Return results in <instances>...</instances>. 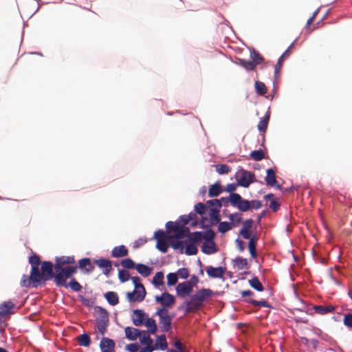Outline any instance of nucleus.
Returning <instances> with one entry per match:
<instances>
[{"label": "nucleus", "mask_w": 352, "mask_h": 352, "mask_svg": "<svg viewBox=\"0 0 352 352\" xmlns=\"http://www.w3.org/2000/svg\"><path fill=\"white\" fill-rule=\"evenodd\" d=\"M219 223L218 231L221 233H226L233 228V223L228 221H221Z\"/></svg>", "instance_id": "36"}, {"label": "nucleus", "mask_w": 352, "mask_h": 352, "mask_svg": "<svg viewBox=\"0 0 352 352\" xmlns=\"http://www.w3.org/2000/svg\"><path fill=\"white\" fill-rule=\"evenodd\" d=\"M210 217V222L211 226H214L220 223L221 217L219 214V210H216L214 209L210 210V212L208 213Z\"/></svg>", "instance_id": "29"}, {"label": "nucleus", "mask_w": 352, "mask_h": 352, "mask_svg": "<svg viewBox=\"0 0 352 352\" xmlns=\"http://www.w3.org/2000/svg\"><path fill=\"white\" fill-rule=\"evenodd\" d=\"M147 315L142 309H135L131 316L133 323L136 327L142 326Z\"/></svg>", "instance_id": "9"}, {"label": "nucleus", "mask_w": 352, "mask_h": 352, "mask_svg": "<svg viewBox=\"0 0 352 352\" xmlns=\"http://www.w3.org/2000/svg\"><path fill=\"white\" fill-rule=\"evenodd\" d=\"M164 283V274L162 272H157L153 278V283L155 287L162 285Z\"/></svg>", "instance_id": "42"}, {"label": "nucleus", "mask_w": 352, "mask_h": 352, "mask_svg": "<svg viewBox=\"0 0 352 352\" xmlns=\"http://www.w3.org/2000/svg\"><path fill=\"white\" fill-rule=\"evenodd\" d=\"M128 252L126 248L122 245L116 246L112 250L111 256L114 258L123 257L127 256Z\"/></svg>", "instance_id": "21"}, {"label": "nucleus", "mask_w": 352, "mask_h": 352, "mask_svg": "<svg viewBox=\"0 0 352 352\" xmlns=\"http://www.w3.org/2000/svg\"><path fill=\"white\" fill-rule=\"evenodd\" d=\"M256 241H257V239L254 236L250 239V240L249 241V244H248L250 253L251 256L254 258L256 256Z\"/></svg>", "instance_id": "40"}, {"label": "nucleus", "mask_w": 352, "mask_h": 352, "mask_svg": "<svg viewBox=\"0 0 352 352\" xmlns=\"http://www.w3.org/2000/svg\"><path fill=\"white\" fill-rule=\"evenodd\" d=\"M173 316L164 315L159 316V324L162 332H168L172 328V320Z\"/></svg>", "instance_id": "7"}, {"label": "nucleus", "mask_w": 352, "mask_h": 352, "mask_svg": "<svg viewBox=\"0 0 352 352\" xmlns=\"http://www.w3.org/2000/svg\"><path fill=\"white\" fill-rule=\"evenodd\" d=\"M228 219L231 222L230 223H233V228L239 224L242 221V214L239 212H234L229 214Z\"/></svg>", "instance_id": "37"}, {"label": "nucleus", "mask_w": 352, "mask_h": 352, "mask_svg": "<svg viewBox=\"0 0 352 352\" xmlns=\"http://www.w3.org/2000/svg\"><path fill=\"white\" fill-rule=\"evenodd\" d=\"M75 263V258L74 256H63L60 257L56 258L55 267H62L61 265L67 264H73Z\"/></svg>", "instance_id": "20"}, {"label": "nucleus", "mask_w": 352, "mask_h": 352, "mask_svg": "<svg viewBox=\"0 0 352 352\" xmlns=\"http://www.w3.org/2000/svg\"><path fill=\"white\" fill-rule=\"evenodd\" d=\"M139 349L140 345L137 342L129 344L125 346V349L129 352H137Z\"/></svg>", "instance_id": "63"}, {"label": "nucleus", "mask_w": 352, "mask_h": 352, "mask_svg": "<svg viewBox=\"0 0 352 352\" xmlns=\"http://www.w3.org/2000/svg\"><path fill=\"white\" fill-rule=\"evenodd\" d=\"M144 324L147 327L148 331L150 333L154 334L157 330L156 322L154 319L146 317Z\"/></svg>", "instance_id": "28"}, {"label": "nucleus", "mask_w": 352, "mask_h": 352, "mask_svg": "<svg viewBox=\"0 0 352 352\" xmlns=\"http://www.w3.org/2000/svg\"><path fill=\"white\" fill-rule=\"evenodd\" d=\"M155 300L157 302L160 303L165 307H171L175 302L173 295L165 292L161 296H156Z\"/></svg>", "instance_id": "6"}, {"label": "nucleus", "mask_w": 352, "mask_h": 352, "mask_svg": "<svg viewBox=\"0 0 352 352\" xmlns=\"http://www.w3.org/2000/svg\"><path fill=\"white\" fill-rule=\"evenodd\" d=\"M179 223L177 222H173V221H168L166 223V230L168 232H175V230H177L178 226H179Z\"/></svg>", "instance_id": "60"}, {"label": "nucleus", "mask_w": 352, "mask_h": 352, "mask_svg": "<svg viewBox=\"0 0 352 352\" xmlns=\"http://www.w3.org/2000/svg\"><path fill=\"white\" fill-rule=\"evenodd\" d=\"M239 65L245 68L247 71H253L256 65L252 61L246 60L244 59H239Z\"/></svg>", "instance_id": "39"}, {"label": "nucleus", "mask_w": 352, "mask_h": 352, "mask_svg": "<svg viewBox=\"0 0 352 352\" xmlns=\"http://www.w3.org/2000/svg\"><path fill=\"white\" fill-rule=\"evenodd\" d=\"M56 271V276H54V282L58 287L62 286L67 287L66 280L72 276L77 270L76 266H67L64 268L59 267H54Z\"/></svg>", "instance_id": "2"}, {"label": "nucleus", "mask_w": 352, "mask_h": 352, "mask_svg": "<svg viewBox=\"0 0 352 352\" xmlns=\"http://www.w3.org/2000/svg\"><path fill=\"white\" fill-rule=\"evenodd\" d=\"M104 298L109 305L115 306L119 302V297L115 292H108L104 294Z\"/></svg>", "instance_id": "23"}, {"label": "nucleus", "mask_w": 352, "mask_h": 352, "mask_svg": "<svg viewBox=\"0 0 352 352\" xmlns=\"http://www.w3.org/2000/svg\"><path fill=\"white\" fill-rule=\"evenodd\" d=\"M154 347L156 350H166L168 347V343L166 341V337L164 334L157 336Z\"/></svg>", "instance_id": "22"}, {"label": "nucleus", "mask_w": 352, "mask_h": 352, "mask_svg": "<svg viewBox=\"0 0 352 352\" xmlns=\"http://www.w3.org/2000/svg\"><path fill=\"white\" fill-rule=\"evenodd\" d=\"M169 236L163 230H158L154 234L153 238L156 240H169Z\"/></svg>", "instance_id": "50"}, {"label": "nucleus", "mask_w": 352, "mask_h": 352, "mask_svg": "<svg viewBox=\"0 0 352 352\" xmlns=\"http://www.w3.org/2000/svg\"><path fill=\"white\" fill-rule=\"evenodd\" d=\"M238 185L248 188L254 182V174L250 171L240 168L236 173Z\"/></svg>", "instance_id": "4"}, {"label": "nucleus", "mask_w": 352, "mask_h": 352, "mask_svg": "<svg viewBox=\"0 0 352 352\" xmlns=\"http://www.w3.org/2000/svg\"><path fill=\"white\" fill-rule=\"evenodd\" d=\"M202 236L205 241H214L215 233L212 229L209 228L202 232Z\"/></svg>", "instance_id": "43"}, {"label": "nucleus", "mask_w": 352, "mask_h": 352, "mask_svg": "<svg viewBox=\"0 0 352 352\" xmlns=\"http://www.w3.org/2000/svg\"><path fill=\"white\" fill-rule=\"evenodd\" d=\"M170 242V245L174 250H180V252L183 253L184 245L186 243L185 241H179V239H169Z\"/></svg>", "instance_id": "32"}, {"label": "nucleus", "mask_w": 352, "mask_h": 352, "mask_svg": "<svg viewBox=\"0 0 352 352\" xmlns=\"http://www.w3.org/2000/svg\"><path fill=\"white\" fill-rule=\"evenodd\" d=\"M194 208H195V212L200 215L204 214L206 212V211L208 210V207L206 206V204H204L201 202L195 204Z\"/></svg>", "instance_id": "46"}, {"label": "nucleus", "mask_w": 352, "mask_h": 352, "mask_svg": "<svg viewBox=\"0 0 352 352\" xmlns=\"http://www.w3.org/2000/svg\"><path fill=\"white\" fill-rule=\"evenodd\" d=\"M255 89L256 93L261 96L264 95L267 92L265 85L260 81L255 82Z\"/></svg>", "instance_id": "45"}, {"label": "nucleus", "mask_w": 352, "mask_h": 352, "mask_svg": "<svg viewBox=\"0 0 352 352\" xmlns=\"http://www.w3.org/2000/svg\"><path fill=\"white\" fill-rule=\"evenodd\" d=\"M121 265L126 269H133L135 267L136 265L134 261L129 258L123 259L121 261Z\"/></svg>", "instance_id": "51"}, {"label": "nucleus", "mask_w": 352, "mask_h": 352, "mask_svg": "<svg viewBox=\"0 0 352 352\" xmlns=\"http://www.w3.org/2000/svg\"><path fill=\"white\" fill-rule=\"evenodd\" d=\"M67 285L74 292H79L82 288L81 285L76 280L75 278H72Z\"/></svg>", "instance_id": "59"}, {"label": "nucleus", "mask_w": 352, "mask_h": 352, "mask_svg": "<svg viewBox=\"0 0 352 352\" xmlns=\"http://www.w3.org/2000/svg\"><path fill=\"white\" fill-rule=\"evenodd\" d=\"M139 292H141V289H135L132 292H128L126 294V298L131 302L138 301L135 298L138 296Z\"/></svg>", "instance_id": "56"}, {"label": "nucleus", "mask_w": 352, "mask_h": 352, "mask_svg": "<svg viewBox=\"0 0 352 352\" xmlns=\"http://www.w3.org/2000/svg\"><path fill=\"white\" fill-rule=\"evenodd\" d=\"M30 277L32 285L35 287L41 284L42 279L45 280V276H43V273H41L39 268L36 267L31 269Z\"/></svg>", "instance_id": "10"}, {"label": "nucleus", "mask_w": 352, "mask_h": 352, "mask_svg": "<svg viewBox=\"0 0 352 352\" xmlns=\"http://www.w3.org/2000/svg\"><path fill=\"white\" fill-rule=\"evenodd\" d=\"M221 191V186L219 182H217L209 188L208 195L210 197H217Z\"/></svg>", "instance_id": "25"}, {"label": "nucleus", "mask_w": 352, "mask_h": 352, "mask_svg": "<svg viewBox=\"0 0 352 352\" xmlns=\"http://www.w3.org/2000/svg\"><path fill=\"white\" fill-rule=\"evenodd\" d=\"M250 155L255 161H261L264 158V153L261 149L252 151Z\"/></svg>", "instance_id": "48"}, {"label": "nucleus", "mask_w": 352, "mask_h": 352, "mask_svg": "<svg viewBox=\"0 0 352 352\" xmlns=\"http://www.w3.org/2000/svg\"><path fill=\"white\" fill-rule=\"evenodd\" d=\"M206 206L208 207V210H209V212H210V210L213 209L216 210H220L221 208V204L217 199L207 201Z\"/></svg>", "instance_id": "38"}, {"label": "nucleus", "mask_w": 352, "mask_h": 352, "mask_svg": "<svg viewBox=\"0 0 352 352\" xmlns=\"http://www.w3.org/2000/svg\"><path fill=\"white\" fill-rule=\"evenodd\" d=\"M189 230L188 228L184 227V226H182L179 224L177 230H175V233L173 235L169 236V239H179L185 236H188Z\"/></svg>", "instance_id": "18"}, {"label": "nucleus", "mask_w": 352, "mask_h": 352, "mask_svg": "<svg viewBox=\"0 0 352 352\" xmlns=\"http://www.w3.org/2000/svg\"><path fill=\"white\" fill-rule=\"evenodd\" d=\"M177 277H179L183 279H186L189 276V272L187 268H180L176 272Z\"/></svg>", "instance_id": "61"}, {"label": "nucleus", "mask_w": 352, "mask_h": 352, "mask_svg": "<svg viewBox=\"0 0 352 352\" xmlns=\"http://www.w3.org/2000/svg\"><path fill=\"white\" fill-rule=\"evenodd\" d=\"M212 293L210 289H199L190 297V300L184 302L179 309L184 310L185 314L195 311L203 305L207 298L212 296Z\"/></svg>", "instance_id": "1"}, {"label": "nucleus", "mask_w": 352, "mask_h": 352, "mask_svg": "<svg viewBox=\"0 0 352 352\" xmlns=\"http://www.w3.org/2000/svg\"><path fill=\"white\" fill-rule=\"evenodd\" d=\"M203 239L202 232L196 231L188 233V239L185 242H192L194 243H199Z\"/></svg>", "instance_id": "27"}, {"label": "nucleus", "mask_w": 352, "mask_h": 352, "mask_svg": "<svg viewBox=\"0 0 352 352\" xmlns=\"http://www.w3.org/2000/svg\"><path fill=\"white\" fill-rule=\"evenodd\" d=\"M269 119H270V116L269 115H265L261 119V120L259 122V123L258 124V129L261 132H265L266 131Z\"/></svg>", "instance_id": "47"}, {"label": "nucleus", "mask_w": 352, "mask_h": 352, "mask_svg": "<svg viewBox=\"0 0 352 352\" xmlns=\"http://www.w3.org/2000/svg\"><path fill=\"white\" fill-rule=\"evenodd\" d=\"M249 283L252 288L258 292H262L264 289L262 283L256 276H254L252 279L249 280Z\"/></svg>", "instance_id": "35"}, {"label": "nucleus", "mask_w": 352, "mask_h": 352, "mask_svg": "<svg viewBox=\"0 0 352 352\" xmlns=\"http://www.w3.org/2000/svg\"><path fill=\"white\" fill-rule=\"evenodd\" d=\"M247 302L250 304L253 305L254 306H256V307H270L268 302L265 300H254V299H250L249 300H247Z\"/></svg>", "instance_id": "54"}, {"label": "nucleus", "mask_w": 352, "mask_h": 352, "mask_svg": "<svg viewBox=\"0 0 352 352\" xmlns=\"http://www.w3.org/2000/svg\"><path fill=\"white\" fill-rule=\"evenodd\" d=\"M135 268L144 277H148L152 271L150 267L142 263L137 264Z\"/></svg>", "instance_id": "24"}, {"label": "nucleus", "mask_w": 352, "mask_h": 352, "mask_svg": "<svg viewBox=\"0 0 352 352\" xmlns=\"http://www.w3.org/2000/svg\"><path fill=\"white\" fill-rule=\"evenodd\" d=\"M233 193L230 194L228 197H221V199H218L219 201V203L221 204V208L222 206L228 207V204H230L232 206V196Z\"/></svg>", "instance_id": "57"}, {"label": "nucleus", "mask_w": 352, "mask_h": 352, "mask_svg": "<svg viewBox=\"0 0 352 352\" xmlns=\"http://www.w3.org/2000/svg\"><path fill=\"white\" fill-rule=\"evenodd\" d=\"M343 322L345 326L352 328V314H345Z\"/></svg>", "instance_id": "64"}, {"label": "nucleus", "mask_w": 352, "mask_h": 352, "mask_svg": "<svg viewBox=\"0 0 352 352\" xmlns=\"http://www.w3.org/2000/svg\"><path fill=\"white\" fill-rule=\"evenodd\" d=\"M118 278L121 283H125L131 278L129 272L124 270H119Z\"/></svg>", "instance_id": "52"}, {"label": "nucleus", "mask_w": 352, "mask_h": 352, "mask_svg": "<svg viewBox=\"0 0 352 352\" xmlns=\"http://www.w3.org/2000/svg\"><path fill=\"white\" fill-rule=\"evenodd\" d=\"M41 270L43 276H45V280L52 279L54 277L53 265L51 262L44 261L41 265Z\"/></svg>", "instance_id": "14"}, {"label": "nucleus", "mask_w": 352, "mask_h": 352, "mask_svg": "<svg viewBox=\"0 0 352 352\" xmlns=\"http://www.w3.org/2000/svg\"><path fill=\"white\" fill-rule=\"evenodd\" d=\"M265 182L268 186H272L276 184V173L272 168H268L267 170V176L265 177Z\"/></svg>", "instance_id": "26"}, {"label": "nucleus", "mask_w": 352, "mask_h": 352, "mask_svg": "<svg viewBox=\"0 0 352 352\" xmlns=\"http://www.w3.org/2000/svg\"><path fill=\"white\" fill-rule=\"evenodd\" d=\"M132 280V282L134 285L135 289H141V292H139V294L136 298H135L136 300H138V302L142 301L146 296V290L144 287V285L140 283V278L138 276H133L131 278Z\"/></svg>", "instance_id": "12"}, {"label": "nucleus", "mask_w": 352, "mask_h": 352, "mask_svg": "<svg viewBox=\"0 0 352 352\" xmlns=\"http://www.w3.org/2000/svg\"><path fill=\"white\" fill-rule=\"evenodd\" d=\"M201 251L206 254L215 253L217 250L214 241H204L201 246Z\"/></svg>", "instance_id": "19"}, {"label": "nucleus", "mask_w": 352, "mask_h": 352, "mask_svg": "<svg viewBox=\"0 0 352 352\" xmlns=\"http://www.w3.org/2000/svg\"><path fill=\"white\" fill-rule=\"evenodd\" d=\"M99 268L103 270V274L107 276L112 270L111 261L106 258H100L95 261Z\"/></svg>", "instance_id": "15"}, {"label": "nucleus", "mask_w": 352, "mask_h": 352, "mask_svg": "<svg viewBox=\"0 0 352 352\" xmlns=\"http://www.w3.org/2000/svg\"><path fill=\"white\" fill-rule=\"evenodd\" d=\"M156 248L162 253H166L168 248V240L163 239L157 241Z\"/></svg>", "instance_id": "41"}, {"label": "nucleus", "mask_w": 352, "mask_h": 352, "mask_svg": "<svg viewBox=\"0 0 352 352\" xmlns=\"http://www.w3.org/2000/svg\"><path fill=\"white\" fill-rule=\"evenodd\" d=\"M167 284L168 285H174L177 283L178 277L176 273H169L167 276Z\"/></svg>", "instance_id": "58"}, {"label": "nucleus", "mask_w": 352, "mask_h": 352, "mask_svg": "<svg viewBox=\"0 0 352 352\" xmlns=\"http://www.w3.org/2000/svg\"><path fill=\"white\" fill-rule=\"evenodd\" d=\"M314 310L316 313L324 315L328 313L333 312L334 311V307L330 305H317L314 307Z\"/></svg>", "instance_id": "33"}, {"label": "nucleus", "mask_w": 352, "mask_h": 352, "mask_svg": "<svg viewBox=\"0 0 352 352\" xmlns=\"http://www.w3.org/2000/svg\"><path fill=\"white\" fill-rule=\"evenodd\" d=\"M78 267L80 269L85 270L89 272L92 270L93 267L91 265V260L89 258H82L78 261Z\"/></svg>", "instance_id": "31"}, {"label": "nucleus", "mask_w": 352, "mask_h": 352, "mask_svg": "<svg viewBox=\"0 0 352 352\" xmlns=\"http://www.w3.org/2000/svg\"><path fill=\"white\" fill-rule=\"evenodd\" d=\"M250 56L252 59V62L254 63L256 65L260 64L263 60V58L261 55L254 50H252L250 52Z\"/></svg>", "instance_id": "44"}, {"label": "nucleus", "mask_w": 352, "mask_h": 352, "mask_svg": "<svg viewBox=\"0 0 352 352\" xmlns=\"http://www.w3.org/2000/svg\"><path fill=\"white\" fill-rule=\"evenodd\" d=\"M138 338H140V343L144 345H148L153 342V339L150 336V333L147 331H141V334Z\"/></svg>", "instance_id": "30"}, {"label": "nucleus", "mask_w": 352, "mask_h": 352, "mask_svg": "<svg viewBox=\"0 0 352 352\" xmlns=\"http://www.w3.org/2000/svg\"><path fill=\"white\" fill-rule=\"evenodd\" d=\"M97 312L98 316L96 318V327L98 331L104 335L109 324V314L101 307H97Z\"/></svg>", "instance_id": "3"}, {"label": "nucleus", "mask_w": 352, "mask_h": 352, "mask_svg": "<svg viewBox=\"0 0 352 352\" xmlns=\"http://www.w3.org/2000/svg\"><path fill=\"white\" fill-rule=\"evenodd\" d=\"M116 346L115 342L108 338H102L100 342V349L102 352H113Z\"/></svg>", "instance_id": "13"}, {"label": "nucleus", "mask_w": 352, "mask_h": 352, "mask_svg": "<svg viewBox=\"0 0 352 352\" xmlns=\"http://www.w3.org/2000/svg\"><path fill=\"white\" fill-rule=\"evenodd\" d=\"M176 291L179 296L184 298L192 292V283L190 281L179 283L176 287Z\"/></svg>", "instance_id": "8"}, {"label": "nucleus", "mask_w": 352, "mask_h": 352, "mask_svg": "<svg viewBox=\"0 0 352 352\" xmlns=\"http://www.w3.org/2000/svg\"><path fill=\"white\" fill-rule=\"evenodd\" d=\"M80 345L83 346H88L91 343V339L88 334L83 333L78 338Z\"/></svg>", "instance_id": "49"}, {"label": "nucleus", "mask_w": 352, "mask_h": 352, "mask_svg": "<svg viewBox=\"0 0 352 352\" xmlns=\"http://www.w3.org/2000/svg\"><path fill=\"white\" fill-rule=\"evenodd\" d=\"M186 245V249H185V253L188 256H192L195 255L197 252L198 249L195 245V243L192 242H187L185 243Z\"/></svg>", "instance_id": "34"}, {"label": "nucleus", "mask_w": 352, "mask_h": 352, "mask_svg": "<svg viewBox=\"0 0 352 352\" xmlns=\"http://www.w3.org/2000/svg\"><path fill=\"white\" fill-rule=\"evenodd\" d=\"M29 262L31 264V267L38 268L41 263V260L38 256L34 254L29 258Z\"/></svg>", "instance_id": "55"}, {"label": "nucleus", "mask_w": 352, "mask_h": 352, "mask_svg": "<svg viewBox=\"0 0 352 352\" xmlns=\"http://www.w3.org/2000/svg\"><path fill=\"white\" fill-rule=\"evenodd\" d=\"M205 270L210 277L212 278H221L223 277L226 269L221 266L217 267L207 266Z\"/></svg>", "instance_id": "11"}, {"label": "nucleus", "mask_w": 352, "mask_h": 352, "mask_svg": "<svg viewBox=\"0 0 352 352\" xmlns=\"http://www.w3.org/2000/svg\"><path fill=\"white\" fill-rule=\"evenodd\" d=\"M125 336L129 340H135L141 334V331L138 329L127 327L124 329Z\"/></svg>", "instance_id": "17"}, {"label": "nucleus", "mask_w": 352, "mask_h": 352, "mask_svg": "<svg viewBox=\"0 0 352 352\" xmlns=\"http://www.w3.org/2000/svg\"><path fill=\"white\" fill-rule=\"evenodd\" d=\"M239 270H243L248 265L247 259L238 256L234 260Z\"/></svg>", "instance_id": "53"}, {"label": "nucleus", "mask_w": 352, "mask_h": 352, "mask_svg": "<svg viewBox=\"0 0 352 352\" xmlns=\"http://www.w3.org/2000/svg\"><path fill=\"white\" fill-rule=\"evenodd\" d=\"M230 167L226 164L217 166V171L219 174H227L230 172Z\"/></svg>", "instance_id": "62"}, {"label": "nucleus", "mask_w": 352, "mask_h": 352, "mask_svg": "<svg viewBox=\"0 0 352 352\" xmlns=\"http://www.w3.org/2000/svg\"><path fill=\"white\" fill-rule=\"evenodd\" d=\"M15 305L10 300L6 301L0 305V316L5 317L11 314Z\"/></svg>", "instance_id": "16"}, {"label": "nucleus", "mask_w": 352, "mask_h": 352, "mask_svg": "<svg viewBox=\"0 0 352 352\" xmlns=\"http://www.w3.org/2000/svg\"><path fill=\"white\" fill-rule=\"evenodd\" d=\"M232 206L241 212H246L250 209V201L243 199L238 193H233L232 196Z\"/></svg>", "instance_id": "5"}]
</instances>
